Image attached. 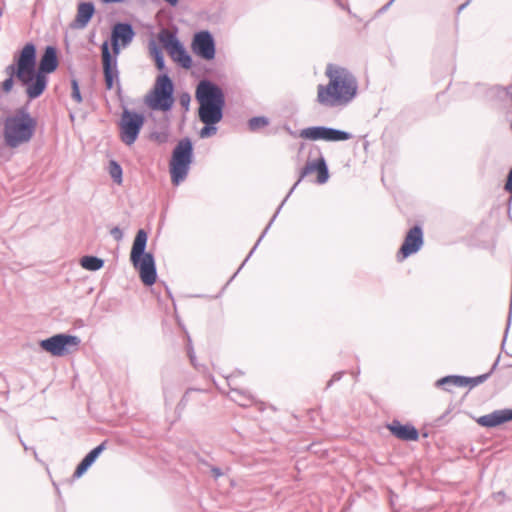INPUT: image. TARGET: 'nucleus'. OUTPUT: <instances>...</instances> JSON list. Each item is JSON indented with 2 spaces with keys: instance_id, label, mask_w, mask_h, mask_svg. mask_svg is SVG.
Instances as JSON below:
<instances>
[{
  "instance_id": "nucleus-26",
  "label": "nucleus",
  "mask_w": 512,
  "mask_h": 512,
  "mask_svg": "<svg viewBox=\"0 0 512 512\" xmlns=\"http://www.w3.org/2000/svg\"><path fill=\"white\" fill-rule=\"evenodd\" d=\"M170 131L169 126L166 124L160 130H154L150 133L149 139L158 145L165 144L169 141Z\"/></svg>"
},
{
  "instance_id": "nucleus-11",
  "label": "nucleus",
  "mask_w": 512,
  "mask_h": 512,
  "mask_svg": "<svg viewBox=\"0 0 512 512\" xmlns=\"http://www.w3.org/2000/svg\"><path fill=\"white\" fill-rule=\"evenodd\" d=\"M20 83L26 87L29 100L39 98L48 86V76L37 70V55L32 57L29 67Z\"/></svg>"
},
{
  "instance_id": "nucleus-5",
  "label": "nucleus",
  "mask_w": 512,
  "mask_h": 512,
  "mask_svg": "<svg viewBox=\"0 0 512 512\" xmlns=\"http://www.w3.org/2000/svg\"><path fill=\"white\" fill-rule=\"evenodd\" d=\"M318 154H319V156L315 160H312V161L308 160L306 162L305 166L303 168H301V170L299 172L298 180L294 183V185L291 187V189L289 190V192L286 195V197L283 199L281 204L278 206V208L276 209L274 215L270 219L268 225L265 227V229L261 233V235L258 238V240L256 241L255 245L253 246V248L251 249V251L249 252L247 257L244 259L243 263L240 265V267L237 269V271L229 279V281L227 282V285L236 277V275L239 273V271L243 268V266L246 264V262L249 260V258L252 256V254L255 252V250L257 249L258 245L263 240V238L267 234L268 230L270 229L271 225L273 224V222L277 218L278 214L280 213L283 205L286 203V201L291 196V194L294 192V190L299 185V183L305 177H307L309 174H311L313 172H317V179H316V183L317 184L322 185V184H325V183L328 182L330 174H329V168H328L326 159L323 156V154H322L320 149H318Z\"/></svg>"
},
{
  "instance_id": "nucleus-41",
  "label": "nucleus",
  "mask_w": 512,
  "mask_h": 512,
  "mask_svg": "<svg viewBox=\"0 0 512 512\" xmlns=\"http://www.w3.org/2000/svg\"><path fill=\"white\" fill-rule=\"evenodd\" d=\"M505 496H506V495H505V493H504L503 491H499V492H497V493H494V494H493V497H494L496 500H498L499 502H502V501H503V499L505 498Z\"/></svg>"
},
{
  "instance_id": "nucleus-29",
  "label": "nucleus",
  "mask_w": 512,
  "mask_h": 512,
  "mask_svg": "<svg viewBox=\"0 0 512 512\" xmlns=\"http://www.w3.org/2000/svg\"><path fill=\"white\" fill-rule=\"evenodd\" d=\"M108 170L112 180L116 184H121L123 181V169L121 165L116 160H110Z\"/></svg>"
},
{
  "instance_id": "nucleus-34",
  "label": "nucleus",
  "mask_w": 512,
  "mask_h": 512,
  "mask_svg": "<svg viewBox=\"0 0 512 512\" xmlns=\"http://www.w3.org/2000/svg\"><path fill=\"white\" fill-rule=\"evenodd\" d=\"M191 96L188 92H183L179 95V103L186 110H189Z\"/></svg>"
},
{
  "instance_id": "nucleus-6",
  "label": "nucleus",
  "mask_w": 512,
  "mask_h": 512,
  "mask_svg": "<svg viewBox=\"0 0 512 512\" xmlns=\"http://www.w3.org/2000/svg\"><path fill=\"white\" fill-rule=\"evenodd\" d=\"M148 234L144 229H139L134 238L130 261L139 272V277L145 286H152L157 280V268L154 255L146 252Z\"/></svg>"
},
{
  "instance_id": "nucleus-16",
  "label": "nucleus",
  "mask_w": 512,
  "mask_h": 512,
  "mask_svg": "<svg viewBox=\"0 0 512 512\" xmlns=\"http://www.w3.org/2000/svg\"><path fill=\"white\" fill-rule=\"evenodd\" d=\"M510 421H512V408L494 410L476 419L477 424L485 428H495Z\"/></svg>"
},
{
  "instance_id": "nucleus-19",
  "label": "nucleus",
  "mask_w": 512,
  "mask_h": 512,
  "mask_svg": "<svg viewBox=\"0 0 512 512\" xmlns=\"http://www.w3.org/2000/svg\"><path fill=\"white\" fill-rule=\"evenodd\" d=\"M106 444L107 440L94 447L84 456L72 475L73 479L82 477L88 471V469L95 463L100 454L106 449Z\"/></svg>"
},
{
  "instance_id": "nucleus-28",
  "label": "nucleus",
  "mask_w": 512,
  "mask_h": 512,
  "mask_svg": "<svg viewBox=\"0 0 512 512\" xmlns=\"http://www.w3.org/2000/svg\"><path fill=\"white\" fill-rule=\"evenodd\" d=\"M487 379H489V374H482L475 377H467L460 375L461 387L469 386L470 388H473L483 382H485Z\"/></svg>"
},
{
  "instance_id": "nucleus-43",
  "label": "nucleus",
  "mask_w": 512,
  "mask_h": 512,
  "mask_svg": "<svg viewBox=\"0 0 512 512\" xmlns=\"http://www.w3.org/2000/svg\"><path fill=\"white\" fill-rule=\"evenodd\" d=\"M470 2L471 0H467L465 3L461 4L457 9V13L459 14L462 10H464Z\"/></svg>"
},
{
  "instance_id": "nucleus-46",
  "label": "nucleus",
  "mask_w": 512,
  "mask_h": 512,
  "mask_svg": "<svg viewBox=\"0 0 512 512\" xmlns=\"http://www.w3.org/2000/svg\"><path fill=\"white\" fill-rule=\"evenodd\" d=\"M243 372L240 371V370H235L232 374H230L229 376L226 377V379L230 382V379L236 375H242Z\"/></svg>"
},
{
  "instance_id": "nucleus-54",
  "label": "nucleus",
  "mask_w": 512,
  "mask_h": 512,
  "mask_svg": "<svg viewBox=\"0 0 512 512\" xmlns=\"http://www.w3.org/2000/svg\"><path fill=\"white\" fill-rule=\"evenodd\" d=\"M510 367H512V364H509Z\"/></svg>"
},
{
  "instance_id": "nucleus-4",
  "label": "nucleus",
  "mask_w": 512,
  "mask_h": 512,
  "mask_svg": "<svg viewBox=\"0 0 512 512\" xmlns=\"http://www.w3.org/2000/svg\"><path fill=\"white\" fill-rule=\"evenodd\" d=\"M37 118L31 115L28 105L17 108L4 120L3 138L11 149L29 143L37 130Z\"/></svg>"
},
{
  "instance_id": "nucleus-14",
  "label": "nucleus",
  "mask_w": 512,
  "mask_h": 512,
  "mask_svg": "<svg viewBox=\"0 0 512 512\" xmlns=\"http://www.w3.org/2000/svg\"><path fill=\"white\" fill-rule=\"evenodd\" d=\"M192 52L202 60L212 61L216 56V41L209 30L194 33L191 42Z\"/></svg>"
},
{
  "instance_id": "nucleus-44",
  "label": "nucleus",
  "mask_w": 512,
  "mask_h": 512,
  "mask_svg": "<svg viewBox=\"0 0 512 512\" xmlns=\"http://www.w3.org/2000/svg\"><path fill=\"white\" fill-rule=\"evenodd\" d=\"M104 4H114V3H122L125 0H100Z\"/></svg>"
},
{
  "instance_id": "nucleus-18",
  "label": "nucleus",
  "mask_w": 512,
  "mask_h": 512,
  "mask_svg": "<svg viewBox=\"0 0 512 512\" xmlns=\"http://www.w3.org/2000/svg\"><path fill=\"white\" fill-rule=\"evenodd\" d=\"M58 66L59 59L57 48L53 45L46 46L40 57L39 64L37 65V70L48 75L56 71Z\"/></svg>"
},
{
  "instance_id": "nucleus-12",
  "label": "nucleus",
  "mask_w": 512,
  "mask_h": 512,
  "mask_svg": "<svg viewBox=\"0 0 512 512\" xmlns=\"http://www.w3.org/2000/svg\"><path fill=\"white\" fill-rule=\"evenodd\" d=\"M36 45L33 42L26 43L21 50L13 56V63L5 68V73L10 78H16L19 82L23 79L32 57L36 56Z\"/></svg>"
},
{
  "instance_id": "nucleus-51",
  "label": "nucleus",
  "mask_w": 512,
  "mask_h": 512,
  "mask_svg": "<svg viewBox=\"0 0 512 512\" xmlns=\"http://www.w3.org/2000/svg\"><path fill=\"white\" fill-rule=\"evenodd\" d=\"M180 403H186V397L185 395L183 396V398L181 399Z\"/></svg>"
},
{
  "instance_id": "nucleus-24",
  "label": "nucleus",
  "mask_w": 512,
  "mask_h": 512,
  "mask_svg": "<svg viewBox=\"0 0 512 512\" xmlns=\"http://www.w3.org/2000/svg\"><path fill=\"white\" fill-rule=\"evenodd\" d=\"M81 266L88 271H98L104 267V260L94 255H85L80 259Z\"/></svg>"
},
{
  "instance_id": "nucleus-50",
  "label": "nucleus",
  "mask_w": 512,
  "mask_h": 512,
  "mask_svg": "<svg viewBox=\"0 0 512 512\" xmlns=\"http://www.w3.org/2000/svg\"><path fill=\"white\" fill-rule=\"evenodd\" d=\"M20 442H21V444L23 445L24 449H25V450H27V449H28V447H27V446H26V444L23 442V440H21V439H20Z\"/></svg>"
},
{
  "instance_id": "nucleus-47",
  "label": "nucleus",
  "mask_w": 512,
  "mask_h": 512,
  "mask_svg": "<svg viewBox=\"0 0 512 512\" xmlns=\"http://www.w3.org/2000/svg\"><path fill=\"white\" fill-rule=\"evenodd\" d=\"M166 3H168L170 6L175 7L179 3V0H164Z\"/></svg>"
},
{
  "instance_id": "nucleus-52",
  "label": "nucleus",
  "mask_w": 512,
  "mask_h": 512,
  "mask_svg": "<svg viewBox=\"0 0 512 512\" xmlns=\"http://www.w3.org/2000/svg\"><path fill=\"white\" fill-rule=\"evenodd\" d=\"M3 11H4V9H3V8H0V18H1V17H2V15H3Z\"/></svg>"
},
{
  "instance_id": "nucleus-39",
  "label": "nucleus",
  "mask_w": 512,
  "mask_h": 512,
  "mask_svg": "<svg viewBox=\"0 0 512 512\" xmlns=\"http://www.w3.org/2000/svg\"><path fill=\"white\" fill-rule=\"evenodd\" d=\"M499 361H500V355L497 356L495 362L493 363L492 367L490 368V370L486 373V374H489V378L491 377V375L495 372V370L497 369L498 365H499Z\"/></svg>"
},
{
  "instance_id": "nucleus-7",
  "label": "nucleus",
  "mask_w": 512,
  "mask_h": 512,
  "mask_svg": "<svg viewBox=\"0 0 512 512\" xmlns=\"http://www.w3.org/2000/svg\"><path fill=\"white\" fill-rule=\"evenodd\" d=\"M194 162V143L188 136L180 139L172 150L169 160L171 183L180 185L187 178Z\"/></svg>"
},
{
  "instance_id": "nucleus-49",
  "label": "nucleus",
  "mask_w": 512,
  "mask_h": 512,
  "mask_svg": "<svg viewBox=\"0 0 512 512\" xmlns=\"http://www.w3.org/2000/svg\"><path fill=\"white\" fill-rule=\"evenodd\" d=\"M449 414V410H447L443 415H441L438 419H437V422H441L447 415Z\"/></svg>"
},
{
  "instance_id": "nucleus-33",
  "label": "nucleus",
  "mask_w": 512,
  "mask_h": 512,
  "mask_svg": "<svg viewBox=\"0 0 512 512\" xmlns=\"http://www.w3.org/2000/svg\"><path fill=\"white\" fill-rule=\"evenodd\" d=\"M231 390H232V392L245 398V402L240 403L241 406L246 407V406H249L253 402V397L250 394H248L246 391L240 390L237 388H231Z\"/></svg>"
},
{
  "instance_id": "nucleus-48",
  "label": "nucleus",
  "mask_w": 512,
  "mask_h": 512,
  "mask_svg": "<svg viewBox=\"0 0 512 512\" xmlns=\"http://www.w3.org/2000/svg\"><path fill=\"white\" fill-rule=\"evenodd\" d=\"M285 130L293 137H296V133L291 130L289 126H285Z\"/></svg>"
},
{
  "instance_id": "nucleus-17",
  "label": "nucleus",
  "mask_w": 512,
  "mask_h": 512,
  "mask_svg": "<svg viewBox=\"0 0 512 512\" xmlns=\"http://www.w3.org/2000/svg\"><path fill=\"white\" fill-rule=\"evenodd\" d=\"M387 428L393 436L403 441H417L419 431L410 423L402 424L399 420H392L387 424Z\"/></svg>"
},
{
  "instance_id": "nucleus-15",
  "label": "nucleus",
  "mask_w": 512,
  "mask_h": 512,
  "mask_svg": "<svg viewBox=\"0 0 512 512\" xmlns=\"http://www.w3.org/2000/svg\"><path fill=\"white\" fill-rule=\"evenodd\" d=\"M423 244V229L419 224H416L406 233L404 241L396 254L397 261L402 262L409 256L416 254L422 248Z\"/></svg>"
},
{
  "instance_id": "nucleus-42",
  "label": "nucleus",
  "mask_w": 512,
  "mask_h": 512,
  "mask_svg": "<svg viewBox=\"0 0 512 512\" xmlns=\"http://www.w3.org/2000/svg\"><path fill=\"white\" fill-rule=\"evenodd\" d=\"M509 326H510V318L508 319V324H507V327H506L505 336H504V339L502 341V345H501V349L502 350L504 349V346H505V342H506V337H507V333H508V330H509Z\"/></svg>"
},
{
  "instance_id": "nucleus-10",
  "label": "nucleus",
  "mask_w": 512,
  "mask_h": 512,
  "mask_svg": "<svg viewBox=\"0 0 512 512\" xmlns=\"http://www.w3.org/2000/svg\"><path fill=\"white\" fill-rule=\"evenodd\" d=\"M81 340L76 335L59 333L40 340V348L54 357H63L76 351Z\"/></svg>"
},
{
  "instance_id": "nucleus-22",
  "label": "nucleus",
  "mask_w": 512,
  "mask_h": 512,
  "mask_svg": "<svg viewBox=\"0 0 512 512\" xmlns=\"http://www.w3.org/2000/svg\"><path fill=\"white\" fill-rule=\"evenodd\" d=\"M149 51L152 56L156 68L162 73L167 72V67L165 64V58L163 54L162 47L156 43L155 40H150L149 42Z\"/></svg>"
},
{
  "instance_id": "nucleus-13",
  "label": "nucleus",
  "mask_w": 512,
  "mask_h": 512,
  "mask_svg": "<svg viewBox=\"0 0 512 512\" xmlns=\"http://www.w3.org/2000/svg\"><path fill=\"white\" fill-rule=\"evenodd\" d=\"M299 137L307 140L328 142L347 141L352 138L350 132L328 126H310L300 131Z\"/></svg>"
},
{
  "instance_id": "nucleus-37",
  "label": "nucleus",
  "mask_w": 512,
  "mask_h": 512,
  "mask_svg": "<svg viewBox=\"0 0 512 512\" xmlns=\"http://www.w3.org/2000/svg\"><path fill=\"white\" fill-rule=\"evenodd\" d=\"M343 374V371L334 373L331 379L327 382L326 389L330 388L333 385V383L340 381L341 378L343 377Z\"/></svg>"
},
{
  "instance_id": "nucleus-27",
  "label": "nucleus",
  "mask_w": 512,
  "mask_h": 512,
  "mask_svg": "<svg viewBox=\"0 0 512 512\" xmlns=\"http://www.w3.org/2000/svg\"><path fill=\"white\" fill-rule=\"evenodd\" d=\"M270 123L269 118L266 116H254L248 120V129L251 132H257L260 129L268 126Z\"/></svg>"
},
{
  "instance_id": "nucleus-38",
  "label": "nucleus",
  "mask_w": 512,
  "mask_h": 512,
  "mask_svg": "<svg viewBox=\"0 0 512 512\" xmlns=\"http://www.w3.org/2000/svg\"><path fill=\"white\" fill-rule=\"evenodd\" d=\"M504 189L511 194L512 197V168L509 170L506 178V182L504 185Z\"/></svg>"
},
{
  "instance_id": "nucleus-45",
  "label": "nucleus",
  "mask_w": 512,
  "mask_h": 512,
  "mask_svg": "<svg viewBox=\"0 0 512 512\" xmlns=\"http://www.w3.org/2000/svg\"><path fill=\"white\" fill-rule=\"evenodd\" d=\"M395 0H390L386 5L379 9V13L385 12Z\"/></svg>"
},
{
  "instance_id": "nucleus-32",
  "label": "nucleus",
  "mask_w": 512,
  "mask_h": 512,
  "mask_svg": "<svg viewBox=\"0 0 512 512\" xmlns=\"http://www.w3.org/2000/svg\"><path fill=\"white\" fill-rule=\"evenodd\" d=\"M187 354H188V357L190 359V362L191 364L194 366V367H197V364H196V356H195V352H194V348H193V345H192V340H191V337L189 336V334H187Z\"/></svg>"
},
{
  "instance_id": "nucleus-35",
  "label": "nucleus",
  "mask_w": 512,
  "mask_h": 512,
  "mask_svg": "<svg viewBox=\"0 0 512 512\" xmlns=\"http://www.w3.org/2000/svg\"><path fill=\"white\" fill-rule=\"evenodd\" d=\"M14 86V78L7 77L3 82L1 89L4 93L8 94L12 91Z\"/></svg>"
},
{
  "instance_id": "nucleus-2",
  "label": "nucleus",
  "mask_w": 512,
  "mask_h": 512,
  "mask_svg": "<svg viewBox=\"0 0 512 512\" xmlns=\"http://www.w3.org/2000/svg\"><path fill=\"white\" fill-rule=\"evenodd\" d=\"M328 85H318L317 101L325 107L346 105L357 94L358 83L354 75L346 68L327 66Z\"/></svg>"
},
{
  "instance_id": "nucleus-53",
  "label": "nucleus",
  "mask_w": 512,
  "mask_h": 512,
  "mask_svg": "<svg viewBox=\"0 0 512 512\" xmlns=\"http://www.w3.org/2000/svg\"><path fill=\"white\" fill-rule=\"evenodd\" d=\"M338 4L341 6V8L345 9L344 5H342L340 2Z\"/></svg>"
},
{
  "instance_id": "nucleus-23",
  "label": "nucleus",
  "mask_w": 512,
  "mask_h": 512,
  "mask_svg": "<svg viewBox=\"0 0 512 512\" xmlns=\"http://www.w3.org/2000/svg\"><path fill=\"white\" fill-rule=\"evenodd\" d=\"M158 39L162 46L169 53L179 42H181L175 32L168 29H162L158 34Z\"/></svg>"
},
{
  "instance_id": "nucleus-1",
  "label": "nucleus",
  "mask_w": 512,
  "mask_h": 512,
  "mask_svg": "<svg viewBox=\"0 0 512 512\" xmlns=\"http://www.w3.org/2000/svg\"><path fill=\"white\" fill-rule=\"evenodd\" d=\"M195 99L199 104L198 118L204 126L199 131L202 139L214 136L217 124L223 120L226 106L225 93L217 83L203 79L196 86Z\"/></svg>"
},
{
  "instance_id": "nucleus-9",
  "label": "nucleus",
  "mask_w": 512,
  "mask_h": 512,
  "mask_svg": "<svg viewBox=\"0 0 512 512\" xmlns=\"http://www.w3.org/2000/svg\"><path fill=\"white\" fill-rule=\"evenodd\" d=\"M143 113L123 107L119 121L120 139L127 146L133 145L139 137L145 123Z\"/></svg>"
},
{
  "instance_id": "nucleus-40",
  "label": "nucleus",
  "mask_w": 512,
  "mask_h": 512,
  "mask_svg": "<svg viewBox=\"0 0 512 512\" xmlns=\"http://www.w3.org/2000/svg\"><path fill=\"white\" fill-rule=\"evenodd\" d=\"M211 473L215 479H218L219 477H221L223 475V472L219 467H212Z\"/></svg>"
},
{
  "instance_id": "nucleus-20",
  "label": "nucleus",
  "mask_w": 512,
  "mask_h": 512,
  "mask_svg": "<svg viewBox=\"0 0 512 512\" xmlns=\"http://www.w3.org/2000/svg\"><path fill=\"white\" fill-rule=\"evenodd\" d=\"M95 14V5L93 2H80L77 7L75 19L70 24L73 29L85 28Z\"/></svg>"
},
{
  "instance_id": "nucleus-3",
  "label": "nucleus",
  "mask_w": 512,
  "mask_h": 512,
  "mask_svg": "<svg viewBox=\"0 0 512 512\" xmlns=\"http://www.w3.org/2000/svg\"><path fill=\"white\" fill-rule=\"evenodd\" d=\"M133 25L129 22H117L112 26L110 45L105 40L101 45V60L103 77L106 79L107 86L112 87L113 81L118 76V56L121 47L125 48L133 41L135 37Z\"/></svg>"
},
{
  "instance_id": "nucleus-8",
  "label": "nucleus",
  "mask_w": 512,
  "mask_h": 512,
  "mask_svg": "<svg viewBox=\"0 0 512 512\" xmlns=\"http://www.w3.org/2000/svg\"><path fill=\"white\" fill-rule=\"evenodd\" d=\"M175 86L168 72L157 76L154 87L145 97L147 106L153 111L168 112L173 108Z\"/></svg>"
},
{
  "instance_id": "nucleus-25",
  "label": "nucleus",
  "mask_w": 512,
  "mask_h": 512,
  "mask_svg": "<svg viewBox=\"0 0 512 512\" xmlns=\"http://www.w3.org/2000/svg\"><path fill=\"white\" fill-rule=\"evenodd\" d=\"M460 375H447L435 382V386L437 388H442L443 390L450 392L452 386L461 387Z\"/></svg>"
},
{
  "instance_id": "nucleus-31",
  "label": "nucleus",
  "mask_w": 512,
  "mask_h": 512,
  "mask_svg": "<svg viewBox=\"0 0 512 512\" xmlns=\"http://www.w3.org/2000/svg\"><path fill=\"white\" fill-rule=\"evenodd\" d=\"M118 75H120V72L118 71ZM104 83H105V88L106 90H112L115 88L116 90V95L118 97V99L120 101H123V90H122V87H121V83H120V78L119 76H117V80L113 81V85L112 87H108L107 86V82H106V79L104 78Z\"/></svg>"
},
{
  "instance_id": "nucleus-30",
  "label": "nucleus",
  "mask_w": 512,
  "mask_h": 512,
  "mask_svg": "<svg viewBox=\"0 0 512 512\" xmlns=\"http://www.w3.org/2000/svg\"><path fill=\"white\" fill-rule=\"evenodd\" d=\"M71 89V98L77 103H81L83 99L80 91L79 81L76 78L71 79Z\"/></svg>"
},
{
  "instance_id": "nucleus-21",
  "label": "nucleus",
  "mask_w": 512,
  "mask_h": 512,
  "mask_svg": "<svg viewBox=\"0 0 512 512\" xmlns=\"http://www.w3.org/2000/svg\"><path fill=\"white\" fill-rule=\"evenodd\" d=\"M169 55L184 69H190L193 66L192 56L185 49L184 45L179 42L170 52Z\"/></svg>"
},
{
  "instance_id": "nucleus-36",
  "label": "nucleus",
  "mask_w": 512,
  "mask_h": 512,
  "mask_svg": "<svg viewBox=\"0 0 512 512\" xmlns=\"http://www.w3.org/2000/svg\"><path fill=\"white\" fill-rule=\"evenodd\" d=\"M110 235L116 240V241H121L124 237V233L122 231V229H120L118 226H115L113 227L111 230H110Z\"/></svg>"
}]
</instances>
